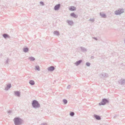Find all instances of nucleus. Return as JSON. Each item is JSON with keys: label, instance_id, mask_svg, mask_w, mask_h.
<instances>
[{"label": "nucleus", "instance_id": "obj_17", "mask_svg": "<svg viewBox=\"0 0 125 125\" xmlns=\"http://www.w3.org/2000/svg\"><path fill=\"white\" fill-rule=\"evenodd\" d=\"M63 101L64 104H66L67 102V100H63Z\"/></svg>", "mask_w": 125, "mask_h": 125}, {"label": "nucleus", "instance_id": "obj_11", "mask_svg": "<svg viewBox=\"0 0 125 125\" xmlns=\"http://www.w3.org/2000/svg\"><path fill=\"white\" fill-rule=\"evenodd\" d=\"M23 51L24 52H27L28 51V49L27 48H24L23 49Z\"/></svg>", "mask_w": 125, "mask_h": 125}, {"label": "nucleus", "instance_id": "obj_9", "mask_svg": "<svg viewBox=\"0 0 125 125\" xmlns=\"http://www.w3.org/2000/svg\"><path fill=\"white\" fill-rule=\"evenodd\" d=\"M71 16L73 17H74L75 18H76L77 17V16L74 13H71Z\"/></svg>", "mask_w": 125, "mask_h": 125}, {"label": "nucleus", "instance_id": "obj_12", "mask_svg": "<svg viewBox=\"0 0 125 125\" xmlns=\"http://www.w3.org/2000/svg\"><path fill=\"white\" fill-rule=\"evenodd\" d=\"M15 94L18 96H19L20 95V93L18 92H15Z\"/></svg>", "mask_w": 125, "mask_h": 125}, {"label": "nucleus", "instance_id": "obj_20", "mask_svg": "<svg viewBox=\"0 0 125 125\" xmlns=\"http://www.w3.org/2000/svg\"><path fill=\"white\" fill-rule=\"evenodd\" d=\"M86 64L88 66H89L90 65V64L89 62L87 63Z\"/></svg>", "mask_w": 125, "mask_h": 125}, {"label": "nucleus", "instance_id": "obj_19", "mask_svg": "<svg viewBox=\"0 0 125 125\" xmlns=\"http://www.w3.org/2000/svg\"><path fill=\"white\" fill-rule=\"evenodd\" d=\"M11 87V85L10 84H8L7 86V88H9Z\"/></svg>", "mask_w": 125, "mask_h": 125}, {"label": "nucleus", "instance_id": "obj_24", "mask_svg": "<svg viewBox=\"0 0 125 125\" xmlns=\"http://www.w3.org/2000/svg\"><path fill=\"white\" fill-rule=\"evenodd\" d=\"M31 81H30V83L31 84Z\"/></svg>", "mask_w": 125, "mask_h": 125}, {"label": "nucleus", "instance_id": "obj_16", "mask_svg": "<svg viewBox=\"0 0 125 125\" xmlns=\"http://www.w3.org/2000/svg\"><path fill=\"white\" fill-rule=\"evenodd\" d=\"M36 69L38 70H39V67L38 66H36L35 67Z\"/></svg>", "mask_w": 125, "mask_h": 125}, {"label": "nucleus", "instance_id": "obj_13", "mask_svg": "<svg viewBox=\"0 0 125 125\" xmlns=\"http://www.w3.org/2000/svg\"><path fill=\"white\" fill-rule=\"evenodd\" d=\"M3 36L5 38H6L8 37V36L7 35L5 34H4L3 35Z\"/></svg>", "mask_w": 125, "mask_h": 125}, {"label": "nucleus", "instance_id": "obj_10", "mask_svg": "<svg viewBox=\"0 0 125 125\" xmlns=\"http://www.w3.org/2000/svg\"><path fill=\"white\" fill-rule=\"evenodd\" d=\"M82 62V61L81 60H79L77 62L75 63V64L76 65H78L81 62Z\"/></svg>", "mask_w": 125, "mask_h": 125}, {"label": "nucleus", "instance_id": "obj_14", "mask_svg": "<svg viewBox=\"0 0 125 125\" xmlns=\"http://www.w3.org/2000/svg\"><path fill=\"white\" fill-rule=\"evenodd\" d=\"M54 33L55 34H56L57 35H58L59 34V33L58 31H55L54 32Z\"/></svg>", "mask_w": 125, "mask_h": 125}, {"label": "nucleus", "instance_id": "obj_2", "mask_svg": "<svg viewBox=\"0 0 125 125\" xmlns=\"http://www.w3.org/2000/svg\"><path fill=\"white\" fill-rule=\"evenodd\" d=\"M32 105L35 108L39 106L40 105L38 102L34 100L33 101Z\"/></svg>", "mask_w": 125, "mask_h": 125}, {"label": "nucleus", "instance_id": "obj_6", "mask_svg": "<svg viewBox=\"0 0 125 125\" xmlns=\"http://www.w3.org/2000/svg\"><path fill=\"white\" fill-rule=\"evenodd\" d=\"M70 10L72 11H73L76 10V8L73 6H71L69 8Z\"/></svg>", "mask_w": 125, "mask_h": 125}, {"label": "nucleus", "instance_id": "obj_22", "mask_svg": "<svg viewBox=\"0 0 125 125\" xmlns=\"http://www.w3.org/2000/svg\"><path fill=\"white\" fill-rule=\"evenodd\" d=\"M40 3L41 4H42V5H44L43 3V2H40Z\"/></svg>", "mask_w": 125, "mask_h": 125}, {"label": "nucleus", "instance_id": "obj_3", "mask_svg": "<svg viewBox=\"0 0 125 125\" xmlns=\"http://www.w3.org/2000/svg\"><path fill=\"white\" fill-rule=\"evenodd\" d=\"M123 12V11L122 10H116L115 12V13L116 15H119L121 14Z\"/></svg>", "mask_w": 125, "mask_h": 125}, {"label": "nucleus", "instance_id": "obj_23", "mask_svg": "<svg viewBox=\"0 0 125 125\" xmlns=\"http://www.w3.org/2000/svg\"><path fill=\"white\" fill-rule=\"evenodd\" d=\"M35 59L33 57H32V61L34 60Z\"/></svg>", "mask_w": 125, "mask_h": 125}, {"label": "nucleus", "instance_id": "obj_15", "mask_svg": "<svg viewBox=\"0 0 125 125\" xmlns=\"http://www.w3.org/2000/svg\"><path fill=\"white\" fill-rule=\"evenodd\" d=\"M74 115V112H71L70 113V115L71 116H73Z\"/></svg>", "mask_w": 125, "mask_h": 125}, {"label": "nucleus", "instance_id": "obj_21", "mask_svg": "<svg viewBox=\"0 0 125 125\" xmlns=\"http://www.w3.org/2000/svg\"><path fill=\"white\" fill-rule=\"evenodd\" d=\"M34 81H32V85H34Z\"/></svg>", "mask_w": 125, "mask_h": 125}, {"label": "nucleus", "instance_id": "obj_1", "mask_svg": "<svg viewBox=\"0 0 125 125\" xmlns=\"http://www.w3.org/2000/svg\"><path fill=\"white\" fill-rule=\"evenodd\" d=\"M14 121L16 125H18L22 124L23 122V120L21 119L18 118H15Z\"/></svg>", "mask_w": 125, "mask_h": 125}, {"label": "nucleus", "instance_id": "obj_18", "mask_svg": "<svg viewBox=\"0 0 125 125\" xmlns=\"http://www.w3.org/2000/svg\"><path fill=\"white\" fill-rule=\"evenodd\" d=\"M100 15L102 17L105 18L106 17V16L105 14H101Z\"/></svg>", "mask_w": 125, "mask_h": 125}, {"label": "nucleus", "instance_id": "obj_4", "mask_svg": "<svg viewBox=\"0 0 125 125\" xmlns=\"http://www.w3.org/2000/svg\"><path fill=\"white\" fill-rule=\"evenodd\" d=\"M107 102V100L105 99H103L102 101L99 103V105H101L105 104Z\"/></svg>", "mask_w": 125, "mask_h": 125}, {"label": "nucleus", "instance_id": "obj_8", "mask_svg": "<svg viewBox=\"0 0 125 125\" xmlns=\"http://www.w3.org/2000/svg\"><path fill=\"white\" fill-rule=\"evenodd\" d=\"M94 116L95 118H96V119L97 120H100V117L96 115H94Z\"/></svg>", "mask_w": 125, "mask_h": 125}, {"label": "nucleus", "instance_id": "obj_5", "mask_svg": "<svg viewBox=\"0 0 125 125\" xmlns=\"http://www.w3.org/2000/svg\"><path fill=\"white\" fill-rule=\"evenodd\" d=\"M54 67L53 66H52L49 67L48 68V70L50 71H52L54 70Z\"/></svg>", "mask_w": 125, "mask_h": 125}, {"label": "nucleus", "instance_id": "obj_7", "mask_svg": "<svg viewBox=\"0 0 125 125\" xmlns=\"http://www.w3.org/2000/svg\"><path fill=\"white\" fill-rule=\"evenodd\" d=\"M60 7V4H58L56 5L54 8L55 10H57Z\"/></svg>", "mask_w": 125, "mask_h": 125}]
</instances>
